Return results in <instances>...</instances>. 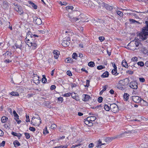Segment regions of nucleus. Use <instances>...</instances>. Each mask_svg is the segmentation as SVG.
<instances>
[{
    "mask_svg": "<svg viewBox=\"0 0 148 148\" xmlns=\"http://www.w3.org/2000/svg\"><path fill=\"white\" fill-rule=\"evenodd\" d=\"M34 21L35 23L37 25H40L42 23L41 19L36 17L34 18Z\"/></svg>",
    "mask_w": 148,
    "mask_h": 148,
    "instance_id": "nucleus-10",
    "label": "nucleus"
},
{
    "mask_svg": "<svg viewBox=\"0 0 148 148\" xmlns=\"http://www.w3.org/2000/svg\"><path fill=\"white\" fill-rule=\"evenodd\" d=\"M71 96L73 98L76 100L77 101L79 100V97L77 94L75 93H72L71 94Z\"/></svg>",
    "mask_w": 148,
    "mask_h": 148,
    "instance_id": "nucleus-12",
    "label": "nucleus"
},
{
    "mask_svg": "<svg viewBox=\"0 0 148 148\" xmlns=\"http://www.w3.org/2000/svg\"><path fill=\"white\" fill-rule=\"evenodd\" d=\"M141 51L144 54H146L148 53V49L143 47H141Z\"/></svg>",
    "mask_w": 148,
    "mask_h": 148,
    "instance_id": "nucleus-22",
    "label": "nucleus"
},
{
    "mask_svg": "<svg viewBox=\"0 0 148 148\" xmlns=\"http://www.w3.org/2000/svg\"><path fill=\"white\" fill-rule=\"evenodd\" d=\"M77 57V54L76 53H73L72 55V58L76 60Z\"/></svg>",
    "mask_w": 148,
    "mask_h": 148,
    "instance_id": "nucleus-35",
    "label": "nucleus"
},
{
    "mask_svg": "<svg viewBox=\"0 0 148 148\" xmlns=\"http://www.w3.org/2000/svg\"><path fill=\"white\" fill-rule=\"evenodd\" d=\"M10 94L14 96H18L19 94L17 92H12L10 93Z\"/></svg>",
    "mask_w": 148,
    "mask_h": 148,
    "instance_id": "nucleus-30",
    "label": "nucleus"
},
{
    "mask_svg": "<svg viewBox=\"0 0 148 148\" xmlns=\"http://www.w3.org/2000/svg\"><path fill=\"white\" fill-rule=\"evenodd\" d=\"M140 45V43L134 41H131L128 45L127 47L128 49L132 50L137 49L136 48Z\"/></svg>",
    "mask_w": 148,
    "mask_h": 148,
    "instance_id": "nucleus-3",
    "label": "nucleus"
},
{
    "mask_svg": "<svg viewBox=\"0 0 148 148\" xmlns=\"http://www.w3.org/2000/svg\"><path fill=\"white\" fill-rule=\"evenodd\" d=\"M71 93H67L64 94V97H69L71 95Z\"/></svg>",
    "mask_w": 148,
    "mask_h": 148,
    "instance_id": "nucleus-48",
    "label": "nucleus"
},
{
    "mask_svg": "<svg viewBox=\"0 0 148 148\" xmlns=\"http://www.w3.org/2000/svg\"><path fill=\"white\" fill-rule=\"evenodd\" d=\"M130 87L133 89H136L137 88L138 86L136 82H132L130 83Z\"/></svg>",
    "mask_w": 148,
    "mask_h": 148,
    "instance_id": "nucleus-11",
    "label": "nucleus"
},
{
    "mask_svg": "<svg viewBox=\"0 0 148 148\" xmlns=\"http://www.w3.org/2000/svg\"><path fill=\"white\" fill-rule=\"evenodd\" d=\"M139 79L141 82H143L145 81V79L143 77L139 78Z\"/></svg>",
    "mask_w": 148,
    "mask_h": 148,
    "instance_id": "nucleus-46",
    "label": "nucleus"
},
{
    "mask_svg": "<svg viewBox=\"0 0 148 148\" xmlns=\"http://www.w3.org/2000/svg\"><path fill=\"white\" fill-rule=\"evenodd\" d=\"M4 62L5 63H9L11 62H12V60H10L9 59H6L4 60Z\"/></svg>",
    "mask_w": 148,
    "mask_h": 148,
    "instance_id": "nucleus-52",
    "label": "nucleus"
},
{
    "mask_svg": "<svg viewBox=\"0 0 148 148\" xmlns=\"http://www.w3.org/2000/svg\"><path fill=\"white\" fill-rule=\"evenodd\" d=\"M69 44V42L65 40H63L62 43V46L64 47H66L68 46Z\"/></svg>",
    "mask_w": 148,
    "mask_h": 148,
    "instance_id": "nucleus-18",
    "label": "nucleus"
},
{
    "mask_svg": "<svg viewBox=\"0 0 148 148\" xmlns=\"http://www.w3.org/2000/svg\"><path fill=\"white\" fill-rule=\"evenodd\" d=\"M32 6L34 9H37V6L35 5L34 3L32 5Z\"/></svg>",
    "mask_w": 148,
    "mask_h": 148,
    "instance_id": "nucleus-58",
    "label": "nucleus"
},
{
    "mask_svg": "<svg viewBox=\"0 0 148 148\" xmlns=\"http://www.w3.org/2000/svg\"><path fill=\"white\" fill-rule=\"evenodd\" d=\"M66 10H68V11H69V10H73L74 9V7L72 6H68L66 7Z\"/></svg>",
    "mask_w": 148,
    "mask_h": 148,
    "instance_id": "nucleus-33",
    "label": "nucleus"
},
{
    "mask_svg": "<svg viewBox=\"0 0 148 148\" xmlns=\"http://www.w3.org/2000/svg\"><path fill=\"white\" fill-rule=\"evenodd\" d=\"M103 7L105 8L107 10L110 11L112 9V6L106 4L104 3H103Z\"/></svg>",
    "mask_w": 148,
    "mask_h": 148,
    "instance_id": "nucleus-13",
    "label": "nucleus"
},
{
    "mask_svg": "<svg viewBox=\"0 0 148 148\" xmlns=\"http://www.w3.org/2000/svg\"><path fill=\"white\" fill-rule=\"evenodd\" d=\"M127 73L129 74H133V72L132 71L128 70L127 71Z\"/></svg>",
    "mask_w": 148,
    "mask_h": 148,
    "instance_id": "nucleus-60",
    "label": "nucleus"
},
{
    "mask_svg": "<svg viewBox=\"0 0 148 148\" xmlns=\"http://www.w3.org/2000/svg\"><path fill=\"white\" fill-rule=\"evenodd\" d=\"M90 81L88 80H86V86L88 87L89 86Z\"/></svg>",
    "mask_w": 148,
    "mask_h": 148,
    "instance_id": "nucleus-57",
    "label": "nucleus"
},
{
    "mask_svg": "<svg viewBox=\"0 0 148 148\" xmlns=\"http://www.w3.org/2000/svg\"><path fill=\"white\" fill-rule=\"evenodd\" d=\"M99 39L101 41H102L105 40V38L103 36L99 37Z\"/></svg>",
    "mask_w": 148,
    "mask_h": 148,
    "instance_id": "nucleus-47",
    "label": "nucleus"
},
{
    "mask_svg": "<svg viewBox=\"0 0 148 148\" xmlns=\"http://www.w3.org/2000/svg\"><path fill=\"white\" fill-rule=\"evenodd\" d=\"M41 123V120L38 116L36 118L35 117H33L32 118L31 121V124L35 126H39Z\"/></svg>",
    "mask_w": 148,
    "mask_h": 148,
    "instance_id": "nucleus-4",
    "label": "nucleus"
},
{
    "mask_svg": "<svg viewBox=\"0 0 148 148\" xmlns=\"http://www.w3.org/2000/svg\"><path fill=\"white\" fill-rule=\"evenodd\" d=\"M57 127V125L54 124H52L51 126V129H54L56 128Z\"/></svg>",
    "mask_w": 148,
    "mask_h": 148,
    "instance_id": "nucleus-37",
    "label": "nucleus"
},
{
    "mask_svg": "<svg viewBox=\"0 0 148 148\" xmlns=\"http://www.w3.org/2000/svg\"><path fill=\"white\" fill-rule=\"evenodd\" d=\"M109 73L107 71H106L101 75L102 77L103 78L107 77L108 76Z\"/></svg>",
    "mask_w": 148,
    "mask_h": 148,
    "instance_id": "nucleus-25",
    "label": "nucleus"
},
{
    "mask_svg": "<svg viewBox=\"0 0 148 148\" xmlns=\"http://www.w3.org/2000/svg\"><path fill=\"white\" fill-rule=\"evenodd\" d=\"M122 66L125 67V68H127L128 67V65L127 63L125 60H123L122 63Z\"/></svg>",
    "mask_w": 148,
    "mask_h": 148,
    "instance_id": "nucleus-21",
    "label": "nucleus"
},
{
    "mask_svg": "<svg viewBox=\"0 0 148 148\" xmlns=\"http://www.w3.org/2000/svg\"><path fill=\"white\" fill-rule=\"evenodd\" d=\"M58 101H61L62 102L63 101V99L62 97H60L58 98Z\"/></svg>",
    "mask_w": 148,
    "mask_h": 148,
    "instance_id": "nucleus-61",
    "label": "nucleus"
},
{
    "mask_svg": "<svg viewBox=\"0 0 148 148\" xmlns=\"http://www.w3.org/2000/svg\"><path fill=\"white\" fill-rule=\"evenodd\" d=\"M12 55V53L11 51H8L4 54H3V55L5 56V58H9L11 57V56Z\"/></svg>",
    "mask_w": 148,
    "mask_h": 148,
    "instance_id": "nucleus-15",
    "label": "nucleus"
},
{
    "mask_svg": "<svg viewBox=\"0 0 148 148\" xmlns=\"http://www.w3.org/2000/svg\"><path fill=\"white\" fill-rule=\"evenodd\" d=\"M33 80L35 83H39L40 81V78L37 75H36L33 77Z\"/></svg>",
    "mask_w": 148,
    "mask_h": 148,
    "instance_id": "nucleus-8",
    "label": "nucleus"
},
{
    "mask_svg": "<svg viewBox=\"0 0 148 148\" xmlns=\"http://www.w3.org/2000/svg\"><path fill=\"white\" fill-rule=\"evenodd\" d=\"M29 130L32 132H34L35 131V128L33 127H30L29 128Z\"/></svg>",
    "mask_w": 148,
    "mask_h": 148,
    "instance_id": "nucleus-53",
    "label": "nucleus"
},
{
    "mask_svg": "<svg viewBox=\"0 0 148 148\" xmlns=\"http://www.w3.org/2000/svg\"><path fill=\"white\" fill-rule=\"evenodd\" d=\"M56 88V86L55 85H53L51 86V90L55 89Z\"/></svg>",
    "mask_w": 148,
    "mask_h": 148,
    "instance_id": "nucleus-56",
    "label": "nucleus"
},
{
    "mask_svg": "<svg viewBox=\"0 0 148 148\" xmlns=\"http://www.w3.org/2000/svg\"><path fill=\"white\" fill-rule=\"evenodd\" d=\"M42 77H43L42 79V82L43 83H45L47 81V79L45 77V75H43Z\"/></svg>",
    "mask_w": 148,
    "mask_h": 148,
    "instance_id": "nucleus-31",
    "label": "nucleus"
},
{
    "mask_svg": "<svg viewBox=\"0 0 148 148\" xmlns=\"http://www.w3.org/2000/svg\"><path fill=\"white\" fill-rule=\"evenodd\" d=\"M104 108L105 110L107 111H109L110 109V107L107 104L105 105Z\"/></svg>",
    "mask_w": 148,
    "mask_h": 148,
    "instance_id": "nucleus-29",
    "label": "nucleus"
},
{
    "mask_svg": "<svg viewBox=\"0 0 148 148\" xmlns=\"http://www.w3.org/2000/svg\"><path fill=\"white\" fill-rule=\"evenodd\" d=\"M8 119V118L7 117L4 116H2L1 118V121L3 123H5L6 122Z\"/></svg>",
    "mask_w": 148,
    "mask_h": 148,
    "instance_id": "nucleus-24",
    "label": "nucleus"
},
{
    "mask_svg": "<svg viewBox=\"0 0 148 148\" xmlns=\"http://www.w3.org/2000/svg\"><path fill=\"white\" fill-rule=\"evenodd\" d=\"M132 100L134 102L139 103L141 102V99L138 96H134L132 97Z\"/></svg>",
    "mask_w": 148,
    "mask_h": 148,
    "instance_id": "nucleus-7",
    "label": "nucleus"
},
{
    "mask_svg": "<svg viewBox=\"0 0 148 148\" xmlns=\"http://www.w3.org/2000/svg\"><path fill=\"white\" fill-rule=\"evenodd\" d=\"M18 12L19 13H20V15L21 14H22L23 13V11L22 10H21V8H18Z\"/></svg>",
    "mask_w": 148,
    "mask_h": 148,
    "instance_id": "nucleus-49",
    "label": "nucleus"
},
{
    "mask_svg": "<svg viewBox=\"0 0 148 148\" xmlns=\"http://www.w3.org/2000/svg\"><path fill=\"white\" fill-rule=\"evenodd\" d=\"M88 3H89V4H91V6L90 5V7H92L94 6V4L93 3H92L91 1H89L88 2Z\"/></svg>",
    "mask_w": 148,
    "mask_h": 148,
    "instance_id": "nucleus-62",
    "label": "nucleus"
},
{
    "mask_svg": "<svg viewBox=\"0 0 148 148\" xmlns=\"http://www.w3.org/2000/svg\"><path fill=\"white\" fill-rule=\"evenodd\" d=\"M26 121L27 122H29L30 121V120H29V116H27V115H26Z\"/></svg>",
    "mask_w": 148,
    "mask_h": 148,
    "instance_id": "nucleus-55",
    "label": "nucleus"
},
{
    "mask_svg": "<svg viewBox=\"0 0 148 148\" xmlns=\"http://www.w3.org/2000/svg\"><path fill=\"white\" fill-rule=\"evenodd\" d=\"M84 15L82 14H80V16H79L78 17H73L72 16H69V17L70 18L72 21L75 22L76 21L79 20V19L82 20L83 19V18L84 17Z\"/></svg>",
    "mask_w": 148,
    "mask_h": 148,
    "instance_id": "nucleus-6",
    "label": "nucleus"
},
{
    "mask_svg": "<svg viewBox=\"0 0 148 148\" xmlns=\"http://www.w3.org/2000/svg\"><path fill=\"white\" fill-rule=\"evenodd\" d=\"M60 148H66L68 147V145H60L59 146Z\"/></svg>",
    "mask_w": 148,
    "mask_h": 148,
    "instance_id": "nucleus-50",
    "label": "nucleus"
},
{
    "mask_svg": "<svg viewBox=\"0 0 148 148\" xmlns=\"http://www.w3.org/2000/svg\"><path fill=\"white\" fill-rule=\"evenodd\" d=\"M67 74L69 76H71L72 74L71 72L70 71H67Z\"/></svg>",
    "mask_w": 148,
    "mask_h": 148,
    "instance_id": "nucleus-51",
    "label": "nucleus"
},
{
    "mask_svg": "<svg viewBox=\"0 0 148 148\" xmlns=\"http://www.w3.org/2000/svg\"><path fill=\"white\" fill-rule=\"evenodd\" d=\"M13 113L14 114V116L15 117V119L18 124H19L21 123V120H18L19 119V116L18 114L16 113V112L15 110H14L13 112Z\"/></svg>",
    "mask_w": 148,
    "mask_h": 148,
    "instance_id": "nucleus-9",
    "label": "nucleus"
},
{
    "mask_svg": "<svg viewBox=\"0 0 148 148\" xmlns=\"http://www.w3.org/2000/svg\"><path fill=\"white\" fill-rule=\"evenodd\" d=\"M88 66L90 67H93L95 66V64L93 62L91 61L88 63Z\"/></svg>",
    "mask_w": 148,
    "mask_h": 148,
    "instance_id": "nucleus-28",
    "label": "nucleus"
},
{
    "mask_svg": "<svg viewBox=\"0 0 148 148\" xmlns=\"http://www.w3.org/2000/svg\"><path fill=\"white\" fill-rule=\"evenodd\" d=\"M137 64L138 65L140 66H143L144 65V63L142 62H138Z\"/></svg>",
    "mask_w": 148,
    "mask_h": 148,
    "instance_id": "nucleus-40",
    "label": "nucleus"
},
{
    "mask_svg": "<svg viewBox=\"0 0 148 148\" xmlns=\"http://www.w3.org/2000/svg\"><path fill=\"white\" fill-rule=\"evenodd\" d=\"M49 133V132L47 130V127H46L45 129L43 131V133L45 134H47Z\"/></svg>",
    "mask_w": 148,
    "mask_h": 148,
    "instance_id": "nucleus-45",
    "label": "nucleus"
},
{
    "mask_svg": "<svg viewBox=\"0 0 148 148\" xmlns=\"http://www.w3.org/2000/svg\"><path fill=\"white\" fill-rule=\"evenodd\" d=\"M65 61L67 62L71 63L73 62V60L72 58H66Z\"/></svg>",
    "mask_w": 148,
    "mask_h": 148,
    "instance_id": "nucleus-34",
    "label": "nucleus"
},
{
    "mask_svg": "<svg viewBox=\"0 0 148 148\" xmlns=\"http://www.w3.org/2000/svg\"><path fill=\"white\" fill-rule=\"evenodd\" d=\"M98 143V145L97 146V147H100L102 145H105V143L101 144V142L100 141H99Z\"/></svg>",
    "mask_w": 148,
    "mask_h": 148,
    "instance_id": "nucleus-36",
    "label": "nucleus"
},
{
    "mask_svg": "<svg viewBox=\"0 0 148 148\" xmlns=\"http://www.w3.org/2000/svg\"><path fill=\"white\" fill-rule=\"evenodd\" d=\"M105 67L104 66H103L102 65H100V66H98L97 67V69L98 70H100L102 69H103V68H104Z\"/></svg>",
    "mask_w": 148,
    "mask_h": 148,
    "instance_id": "nucleus-38",
    "label": "nucleus"
},
{
    "mask_svg": "<svg viewBox=\"0 0 148 148\" xmlns=\"http://www.w3.org/2000/svg\"><path fill=\"white\" fill-rule=\"evenodd\" d=\"M96 117L95 116H90L88 117V120L91 121H94L96 119Z\"/></svg>",
    "mask_w": 148,
    "mask_h": 148,
    "instance_id": "nucleus-23",
    "label": "nucleus"
},
{
    "mask_svg": "<svg viewBox=\"0 0 148 148\" xmlns=\"http://www.w3.org/2000/svg\"><path fill=\"white\" fill-rule=\"evenodd\" d=\"M82 100L85 101H88L90 98V96L84 94L82 95Z\"/></svg>",
    "mask_w": 148,
    "mask_h": 148,
    "instance_id": "nucleus-14",
    "label": "nucleus"
},
{
    "mask_svg": "<svg viewBox=\"0 0 148 148\" xmlns=\"http://www.w3.org/2000/svg\"><path fill=\"white\" fill-rule=\"evenodd\" d=\"M38 36L36 34H33L31 32L28 31L27 34L25 42L28 46L33 49H35L38 45L37 39L36 37Z\"/></svg>",
    "mask_w": 148,
    "mask_h": 148,
    "instance_id": "nucleus-1",
    "label": "nucleus"
},
{
    "mask_svg": "<svg viewBox=\"0 0 148 148\" xmlns=\"http://www.w3.org/2000/svg\"><path fill=\"white\" fill-rule=\"evenodd\" d=\"M59 52L57 50H54L53 51L54 56L55 58L56 59H58L59 57Z\"/></svg>",
    "mask_w": 148,
    "mask_h": 148,
    "instance_id": "nucleus-19",
    "label": "nucleus"
},
{
    "mask_svg": "<svg viewBox=\"0 0 148 148\" xmlns=\"http://www.w3.org/2000/svg\"><path fill=\"white\" fill-rule=\"evenodd\" d=\"M15 46L16 49H19L21 50L23 48L21 42L19 43H16L15 44Z\"/></svg>",
    "mask_w": 148,
    "mask_h": 148,
    "instance_id": "nucleus-20",
    "label": "nucleus"
},
{
    "mask_svg": "<svg viewBox=\"0 0 148 148\" xmlns=\"http://www.w3.org/2000/svg\"><path fill=\"white\" fill-rule=\"evenodd\" d=\"M103 101V98L101 97H100L98 98V101L99 103H101Z\"/></svg>",
    "mask_w": 148,
    "mask_h": 148,
    "instance_id": "nucleus-44",
    "label": "nucleus"
},
{
    "mask_svg": "<svg viewBox=\"0 0 148 148\" xmlns=\"http://www.w3.org/2000/svg\"><path fill=\"white\" fill-rule=\"evenodd\" d=\"M4 134V132L2 130H0V136H3Z\"/></svg>",
    "mask_w": 148,
    "mask_h": 148,
    "instance_id": "nucleus-63",
    "label": "nucleus"
},
{
    "mask_svg": "<svg viewBox=\"0 0 148 148\" xmlns=\"http://www.w3.org/2000/svg\"><path fill=\"white\" fill-rule=\"evenodd\" d=\"M84 122L86 125H88L89 126H91L92 125V123L91 121L88 120V117L84 121Z\"/></svg>",
    "mask_w": 148,
    "mask_h": 148,
    "instance_id": "nucleus-17",
    "label": "nucleus"
},
{
    "mask_svg": "<svg viewBox=\"0 0 148 148\" xmlns=\"http://www.w3.org/2000/svg\"><path fill=\"white\" fill-rule=\"evenodd\" d=\"M129 95L127 93H125L123 95V98L125 100L127 101L129 99Z\"/></svg>",
    "mask_w": 148,
    "mask_h": 148,
    "instance_id": "nucleus-26",
    "label": "nucleus"
},
{
    "mask_svg": "<svg viewBox=\"0 0 148 148\" xmlns=\"http://www.w3.org/2000/svg\"><path fill=\"white\" fill-rule=\"evenodd\" d=\"M110 108L111 110L114 113L117 112L119 110L117 106L115 103L111 104Z\"/></svg>",
    "mask_w": 148,
    "mask_h": 148,
    "instance_id": "nucleus-5",
    "label": "nucleus"
},
{
    "mask_svg": "<svg viewBox=\"0 0 148 148\" xmlns=\"http://www.w3.org/2000/svg\"><path fill=\"white\" fill-rule=\"evenodd\" d=\"M108 87V86L107 85H106L104 86L103 87V89L102 90V91H104L106 90Z\"/></svg>",
    "mask_w": 148,
    "mask_h": 148,
    "instance_id": "nucleus-54",
    "label": "nucleus"
},
{
    "mask_svg": "<svg viewBox=\"0 0 148 148\" xmlns=\"http://www.w3.org/2000/svg\"><path fill=\"white\" fill-rule=\"evenodd\" d=\"M94 146V144L92 143L88 145V147L89 148H91Z\"/></svg>",
    "mask_w": 148,
    "mask_h": 148,
    "instance_id": "nucleus-64",
    "label": "nucleus"
},
{
    "mask_svg": "<svg viewBox=\"0 0 148 148\" xmlns=\"http://www.w3.org/2000/svg\"><path fill=\"white\" fill-rule=\"evenodd\" d=\"M112 73L113 75H118V73L117 72V69H114L112 70Z\"/></svg>",
    "mask_w": 148,
    "mask_h": 148,
    "instance_id": "nucleus-27",
    "label": "nucleus"
},
{
    "mask_svg": "<svg viewBox=\"0 0 148 148\" xmlns=\"http://www.w3.org/2000/svg\"><path fill=\"white\" fill-rule=\"evenodd\" d=\"M2 7L4 9L8 8L9 7V3L6 1L3 2L2 5Z\"/></svg>",
    "mask_w": 148,
    "mask_h": 148,
    "instance_id": "nucleus-16",
    "label": "nucleus"
},
{
    "mask_svg": "<svg viewBox=\"0 0 148 148\" xmlns=\"http://www.w3.org/2000/svg\"><path fill=\"white\" fill-rule=\"evenodd\" d=\"M65 33H68V35L69 36H71L72 35V33L69 30H68L65 32Z\"/></svg>",
    "mask_w": 148,
    "mask_h": 148,
    "instance_id": "nucleus-39",
    "label": "nucleus"
},
{
    "mask_svg": "<svg viewBox=\"0 0 148 148\" xmlns=\"http://www.w3.org/2000/svg\"><path fill=\"white\" fill-rule=\"evenodd\" d=\"M145 23L147 25V26L143 27L142 32L138 34V37H139V40L140 41L145 40L147 38V36L148 35V22L146 21Z\"/></svg>",
    "mask_w": 148,
    "mask_h": 148,
    "instance_id": "nucleus-2",
    "label": "nucleus"
},
{
    "mask_svg": "<svg viewBox=\"0 0 148 148\" xmlns=\"http://www.w3.org/2000/svg\"><path fill=\"white\" fill-rule=\"evenodd\" d=\"M131 60L133 62L137 61H138V58L137 57H134L132 58Z\"/></svg>",
    "mask_w": 148,
    "mask_h": 148,
    "instance_id": "nucleus-41",
    "label": "nucleus"
},
{
    "mask_svg": "<svg viewBox=\"0 0 148 148\" xmlns=\"http://www.w3.org/2000/svg\"><path fill=\"white\" fill-rule=\"evenodd\" d=\"M25 137L29 139L30 138V136L29 133H25Z\"/></svg>",
    "mask_w": 148,
    "mask_h": 148,
    "instance_id": "nucleus-43",
    "label": "nucleus"
},
{
    "mask_svg": "<svg viewBox=\"0 0 148 148\" xmlns=\"http://www.w3.org/2000/svg\"><path fill=\"white\" fill-rule=\"evenodd\" d=\"M116 12H117V14L121 16H122L123 15V13L121 11H117Z\"/></svg>",
    "mask_w": 148,
    "mask_h": 148,
    "instance_id": "nucleus-42",
    "label": "nucleus"
},
{
    "mask_svg": "<svg viewBox=\"0 0 148 148\" xmlns=\"http://www.w3.org/2000/svg\"><path fill=\"white\" fill-rule=\"evenodd\" d=\"M13 144L15 147L19 146L20 145V143L17 140L14 141L13 143Z\"/></svg>",
    "mask_w": 148,
    "mask_h": 148,
    "instance_id": "nucleus-32",
    "label": "nucleus"
},
{
    "mask_svg": "<svg viewBox=\"0 0 148 148\" xmlns=\"http://www.w3.org/2000/svg\"><path fill=\"white\" fill-rule=\"evenodd\" d=\"M5 141H3L0 144L1 146L3 147L5 145Z\"/></svg>",
    "mask_w": 148,
    "mask_h": 148,
    "instance_id": "nucleus-59",
    "label": "nucleus"
}]
</instances>
